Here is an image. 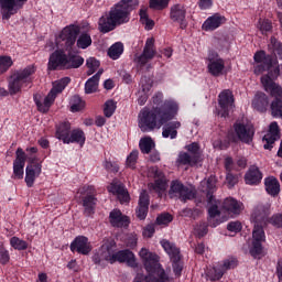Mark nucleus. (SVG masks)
<instances>
[{
  "label": "nucleus",
  "mask_w": 282,
  "mask_h": 282,
  "mask_svg": "<svg viewBox=\"0 0 282 282\" xmlns=\"http://www.w3.org/2000/svg\"><path fill=\"white\" fill-rule=\"evenodd\" d=\"M80 34L78 25L70 24L64 28L56 39L57 50L51 54L47 67L50 70L56 69H78L85 63V58L73 52L76 39Z\"/></svg>",
  "instance_id": "nucleus-1"
},
{
  "label": "nucleus",
  "mask_w": 282,
  "mask_h": 282,
  "mask_svg": "<svg viewBox=\"0 0 282 282\" xmlns=\"http://www.w3.org/2000/svg\"><path fill=\"white\" fill-rule=\"evenodd\" d=\"M180 111V106L173 99L165 100L162 106L149 110L144 108L139 113V128L141 131H153L161 129L163 124L173 120Z\"/></svg>",
  "instance_id": "nucleus-2"
},
{
  "label": "nucleus",
  "mask_w": 282,
  "mask_h": 282,
  "mask_svg": "<svg viewBox=\"0 0 282 282\" xmlns=\"http://www.w3.org/2000/svg\"><path fill=\"white\" fill-rule=\"evenodd\" d=\"M140 6L138 0H121L104 13L98 20V28L102 34L113 32L118 25H124L131 21V12Z\"/></svg>",
  "instance_id": "nucleus-3"
},
{
  "label": "nucleus",
  "mask_w": 282,
  "mask_h": 282,
  "mask_svg": "<svg viewBox=\"0 0 282 282\" xmlns=\"http://www.w3.org/2000/svg\"><path fill=\"white\" fill-rule=\"evenodd\" d=\"M253 58L254 62L258 63L254 67V74H257V76L263 74V72H269L268 75L261 77V84L265 91H270L271 96H273L275 100H282V88L274 83V78H276L280 74L276 59L265 56L263 51L257 52Z\"/></svg>",
  "instance_id": "nucleus-4"
},
{
  "label": "nucleus",
  "mask_w": 282,
  "mask_h": 282,
  "mask_svg": "<svg viewBox=\"0 0 282 282\" xmlns=\"http://www.w3.org/2000/svg\"><path fill=\"white\" fill-rule=\"evenodd\" d=\"M270 208H272L270 203H259L254 206L251 214V221H253L254 225L250 254L254 257V259H260L261 254H263V242L265 241L263 226H268V217H270L271 213Z\"/></svg>",
  "instance_id": "nucleus-5"
},
{
  "label": "nucleus",
  "mask_w": 282,
  "mask_h": 282,
  "mask_svg": "<svg viewBox=\"0 0 282 282\" xmlns=\"http://www.w3.org/2000/svg\"><path fill=\"white\" fill-rule=\"evenodd\" d=\"M139 257L145 268L148 275L137 274L134 282H171L169 273L160 263V256L147 248L139 251Z\"/></svg>",
  "instance_id": "nucleus-6"
},
{
  "label": "nucleus",
  "mask_w": 282,
  "mask_h": 282,
  "mask_svg": "<svg viewBox=\"0 0 282 282\" xmlns=\"http://www.w3.org/2000/svg\"><path fill=\"white\" fill-rule=\"evenodd\" d=\"M219 206L225 210V213L229 214L230 217H238L243 212V203L228 197L223 203L221 200H216L213 203L208 209L209 219L208 224L212 228H217L219 224L224 223L225 220H219Z\"/></svg>",
  "instance_id": "nucleus-7"
},
{
  "label": "nucleus",
  "mask_w": 282,
  "mask_h": 282,
  "mask_svg": "<svg viewBox=\"0 0 282 282\" xmlns=\"http://www.w3.org/2000/svg\"><path fill=\"white\" fill-rule=\"evenodd\" d=\"M34 74H36V67L34 65H30L11 75L8 85L10 96H17V94H21L22 89L30 87V84L32 83V75Z\"/></svg>",
  "instance_id": "nucleus-8"
},
{
  "label": "nucleus",
  "mask_w": 282,
  "mask_h": 282,
  "mask_svg": "<svg viewBox=\"0 0 282 282\" xmlns=\"http://www.w3.org/2000/svg\"><path fill=\"white\" fill-rule=\"evenodd\" d=\"M70 80L72 79H69V77H64L62 79L55 80L53 83L52 89L43 101H41V95H34L33 100L37 107V110L41 111V113H47L50 111V107L54 105L56 96H58V94H63V90L65 89V87H67V84L70 83Z\"/></svg>",
  "instance_id": "nucleus-9"
},
{
  "label": "nucleus",
  "mask_w": 282,
  "mask_h": 282,
  "mask_svg": "<svg viewBox=\"0 0 282 282\" xmlns=\"http://www.w3.org/2000/svg\"><path fill=\"white\" fill-rule=\"evenodd\" d=\"M70 80L72 79H69V77H64L62 79L55 80L53 83L52 89L43 101H41V95H34L33 100L37 107V110L41 111V113H47L50 111V107L54 105L56 96H58V94H63V90L65 89V87H67V84L70 83Z\"/></svg>",
  "instance_id": "nucleus-10"
},
{
  "label": "nucleus",
  "mask_w": 282,
  "mask_h": 282,
  "mask_svg": "<svg viewBox=\"0 0 282 282\" xmlns=\"http://www.w3.org/2000/svg\"><path fill=\"white\" fill-rule=\"evenodd\" d=\"M227 138L229 142H245V144H250L254 138V127L243 121H236L232 129L228 131Z\"/></svg>",
  "instance_id": "nucleus-11"
},
{
  "label": "nucleus",
  "mask_w": 282,
  "mask_h": 282,
  "mask_svg": "<svg viewBox=\"0 0 282 282\" xmlns=\"http://www.w3.org/2000/svg\"><path fill=\"white\" fill-rule=\"evenodd\" d=\"M93 261L97 265L107 263H116V240L111 238L104 239L101 247L93 257Z\"/></svg>",
  "instance_id": "nucleus-12"
},
{
  "label": "nucleus",
  "mask_w": 282,
  "mask_h": 282,
  "mask_svg": "<svg viewBox=\"0 0 282 282\" xmlns=\"http://www.w3.org/2000/svg\"><path fill=\"white\" fill-rule=\"evenodd\" d=\"M82 204L84 206L85 213L87 215H94L96 210V204L98 198H96V188L91 185H85L79 188Z\"/></svg>",
  "instance_id": "nucleus-13"
},
{
  "label": "nucleus",
  "mask_w": 282,
  "mask_h": 282,
  "mask_svg": "<svg viewBox=\"0 0 282 282\" xmlns=\"http://www.w3.org/2000/svg\"><path fill=\"white\" fill-rule=\"evenodd\" d=\"M169 196L172 199H181V202H187V199H195V189L184 186L180 181H172Z\"/></svg>",
  "instance_id": "nucleus-14"
},
{
  "label": "nucleus",
  "mask_w": 282,
  "mask_h": 282,
  "mask_svg": "<svg viewBox=\"0 0 282 282\" xmlns=\"http://www.w3.org/2000/svg\"><path fill=\"white\" fill-rule=\"evenodd\" d=\"M28 3V0H0V13L3 21H10L19 10Z\"/></svg>",
  "instance_id": "nucleus-15"
},
{
  "label": "nucleus",
  "mask_w": 282,
  "mask_h": 282,
  "mask_svg": "<svg viewBox=\"0 0 282 282\" xmlns=\"http://www.w3.org/2000/svg\"><path fill=\"white\" fill-rule=\"evenodd\" d=\"M237 265H238V262L235 258H228L224 260L221 264H218L217 267L209 269L207 271V276L209 281H219V279L224 276V273L228 272V270H232L237 268Z\"/></svg>",
  "instance_id": "nucleus-16"
},
{
  "label": "nucleus",
  "mask_w": 282,
  "mask_h": 282,
  "mask_svg": "<svg viewBox=\"0 0 282 282\" xmlns=\"http://www.w3.org/2000/svg\"><path fill=\"white\" fill-rule=\"evenodd\" d=\"M207 69L212 76H221L226 69V62L217 52H209L207 56Z\"/></svg>",
  "instance_id": "nucleus-17"
},
{
  "label": "nucleus",
  "mask_w": 282,
  "mask_h": 282,
  "mask_svg": "<svg viewBox=\"0 0 282 282\" xmlns=\"http://www.w3.org/2000/svg\"><path fill=\"white\" fill-rule=\"evenodd\" d=\"M35 160L33 156L29 158L30 164L25 169V184L29 188H32L34 186V182H36V177L41 175L43 165L41 163H35Z\"/></svg>",
  "instance_id": "nucleus-18"
},
{
  "label": "nucleus",
  "mask_w": 282,
  "mask_h": 282,
  "mask_svg": "<svg viewBox=\"0 0 282 282\" xmlns=\"http://www.w3.org/2000/svg\"><path fill=\"white\" fill-rule=\"evenodd\" d=\"M218 104L220 107L219 116L221 118H227L228 113H230V109H232L235 105V97L232 96V91L223 90L218 96Z\"/></svg>",
  "instance_id": "nucleus-19"
},
{
  "label": "nucleus",
  "mask_w": 282,
  "mask_h": 282,
  "mask_svg": "<svg viewBox=\"0 0 282 282\" xmlns=\"http://www.w3.org/2000/svg\"><path fill=\"white\" fill-rule=\"evenodd\" d=\"M26 160L28 155L21 148H18L15 151V160L13 161V180H23Z\"/></svg>",
  "instance_id": "nucleus-20"
},
{
  "label": "nucleus",
  "mask_w": 282,
  "mask_h": 282,
  "mask_svg": "<svg viewBox=\"0 0 282 282\" xmlns=\"http://www.w3.org/2000/svg\"><path fill=\"white\" fill-rule=\"evenodd\" d=\"M155 57V39L153 37H148L143 53L138 57V63L140 65H147L149 61H153Z\"/></svg>",
  "instance_id": "nucleus-21"
},
{
  "label": "nucleus",
  "mask_w": 282,
  "mask_h": 282,
  "mask_svg": "<svg viewBox=\"0 0 282 282\" xmlns=\"http://www.w3.org/2000/svg\"><path fill=\"white\" fill-rule=\"evenodd\" d=\"M72 252H78V254H88L91 252V243L85 236H79L70 243Z\"/></svg>",
  "instance_id": "nucleus-22"
},
{
  "label": "nucleus",
  "mask_w": 282,
  "mask_h": 282,
  "mask_svg": "<svg viewBox=\"0 0 282 282\" xmlns=\"http://www.w3.org/2000/svg\"><path fill=\"white\" fill-rule=\"evenodd\" d=\"M276 140H281V130L279 129V123L273 121L269 126L268 133L263 137V142H267L264 149H272V144H274Z\"/></svg>",
  "instance_id": "nucleus-23"
},
{
  "label": "nucleus",
  "mask_w": 282,
  "mask_h": 282,
  "mask_svg": "<svg viewBox=\"0 0 282 282\" xmlns=\"http://www.w3.org/2000/svg\"><path fill=\"white\" fill-rule=\"evenodd\" d=\"M226 23V17L220 15L219 13H216L212 17H209L202 25V30L204 32H215L217 28H221Z\"/></svg>",
  "instance_id": "nucleus-24"
},
{
  "label": "nucleus",
  "mask_w": 282,
  "mask_h": 282,
  "mask_svg": "<svg viewBox=\"0 0 282 282\" xmlns=\"http://www.w3.org/2000/svg\"><path fill=\"white\" fill-rule=\"evenodd\" d=\"M109 221L115 228H127L130 224L129 217L123 215L120 209H113L110 212Z\"/></svg>",
  "instance_id": "nucleus-25"
},
{
  "label": "nucleus",
  "mask_w": 282,
  "mask_h": 282,
  "mask_svg": "<svg viewBox=\"0 0 282 282\" xmlns=\"http://www.w3.org/2000/svg\"><path fill=\"white\" fill-rule=\"evenodd\" d=\"M151 173L154 174L155 181L150 185V188L162 195L166 191V178L164 174L158 170V167H151Z\"/></svg>",
  "instance_id": "nucleus-26"
},
{
  "label": "nucleus",
  "mask_w": 282,
  "mask_h": 282,
  "mask_svg": "<svg viewBox=\"0 0 282 282\" xmlns=\"http://www.w3.org/2000/svg\"><path fill=\"white\" fill-rule=\"evenodd\" d=\"M127 263L130 268H138V260H135V254L130 250H121L115 253V263Z\"/></svg>",
  "instance_id": "nucleus-27"
},
{
  "label": "nucleus",
  "mask_w": 282,
  "mask_h": 282,
  "mask_svg": "<svg viewBox=\"0 0 282 282\" xmlns=\"http://www.w3.org/2000/svg\"><path fill=\"white\" fill-rule=\"evenodd\" d=\"M109 193H112V195H116L119 199L120 204H129V200L131 199L129 197V192L127 188H124V185L119 183H112L108 187Z\"/></svg>",
  "instance_id": "nucleus-28"
},
{
  "label": "nucleus",
  "mask_w": 282,
  "mask_h": 282,
  "mask_svg": "<svg viewBox=\"0 0 282 282\" xmlns=\"http://www.w3.org/2000/svg\"><path fill=\"white\" fill-rule=\"evenodd\" d=\"M261 180H263V174L257 165L250 166L245 174V182L249 186H257L258 184H261Z\"/></svg>",
  "instance_id": "nucleus-29"
},
{
  "label": "nucleus",
  "mask_w": 282,
  "mask_h": 282,
  "mask_svg": "<svg viewBox=\"0 0 282 282\" xmlns=\"http://www.w3.org/2000/svg\"><path fill=\"white\" fill-rule=\"evenodd\" d=\"M135 213L138 219H147V215L149 214V194H147V191L141 192L139 197V206Z\"/></svg>",
  "instance_id": "nucleus-30"
},
{
  "label": "nucleus",
  "mask_w": 282,
  "mask_h": 282,
  "mask_svg": "<svg viewBox=\"0 0 282 282\" xmlns=\"http://www.w3.org/2000/svg\"><path fill=\"white\" fill-rule=\"evenodd\" d=\"M70 133L72 123H69V121H64L57 126L55 138H57V140H62L64 144H67Z\"/></svg>",
  "instance_id": "nucleus-31"
},
{
  "label": "nucleus",
  "mask_w": 282,
  "mask_h": 282,
  "mask_svg": "<svg viewBox=\"0 0 282 282\" xmlns=\"http://www.w3.org/2000/svg\"><path fill=\"white\" fill-rule=\"evenodd\" d=\"M268 105H270V101L268 100V95L264 93H258L254 95L251 106L256 111L263 112L268 109Z\"/></svg>",
  "instance_id": "nucleus-32"
},
{
  "label": "nucleus",
  "mask_w": 282,
  "mask_h": 282,
  "mask_svg": "<svg viewBox=\"0 0 282 282\" xmlns=\"http://www.w3.org/2000/svg\"><path fill=\"white\" fill-rule=\"evenodd\" d=\"M161 246L166 254H169L171 261H180V259H182V256L180 254V248H177L175 243L169 240H161Z\"/></svg>",
  "instance_id": "nucleus-33"
},
{
  "label": "nucleus",
  "mask_w": 282,
  "mask_h": 282,
  "mask_svg": "<svg viewBox=\"0 0 282 282\" xmlns=\"http://www.w3.org/2000/svg\"><path fill=\"white\" fill-rule=\"evenodd\" d=\"M170 19L174 23H182L186 19V8L182 4H174L170 9Z\"/></svg>",
  "instance_id": "nucleus-34"
},
{
  "label": "nucleus",
  "mask_w": 282,
  "mask_h": 282,
  "mask_svg": "<svg viewBox=\"0 0 282 282\" xmlns=\"http://www.w3.org/2000/svg\"><path fill=\"white\" fill-rule=\"evenodd\" d=\"M265 191L272 197H276L281 193V184L274 176H269L264 180Z\"/></svg>",
  "instance_id": "nucleus-35"
},
{
  "label": "nucleus",
  "mask_w": 282,
  "mask_h": 282,
  "mask_svg": "<svg viewBox=\"0 0 282 282\" xmlns=\"http://www.w3.org/2000/svg\"><path fill=\"white\" fill-rule=\"evenodd\" d=\"M180 127H182L180 121L169 122L163 128V138H171V140H175V138H177V129H180Z\"/></svg>",
  "instance_id": "nucleus-36"
},
{
  "label": "nucleus",
  "mask_w": 282,
  "mask_h": 282,
  "mask_svg": "<svg viewBox=\"0 0 282 282\" xmlns=\"http://www.w3.org/2000/svg\"><path fill=\"white\" fill-rule=\"evenodd\" d=\"M100 76H102V69L98 70V73L90 77L85 84V93L86 94H96L98 91V82L100 80Z\"/></svg>",
  "instance_id": "nucleus-37"
},
{
  "label": "nucleus",
  "mask_w": 282,
  "mask_h": 282,
  "mask_svg": "<svg viewBox=\"0 0 282 282\" xmlns=\"http://www.w3.org/2000/svg\"><path fill=\"white\" fill-rule=\"evenodd\" d=\"M177 162H178V164H183L184 166H186V165L195 166V164H197V162H199V155H192L186 152H181L178 154Z\"/></svg>",
  "instance_id": "nucleus-38"
},
{
  "label": "nucleus",
  "mask_w": 282,
  "mask_h": 282,
  "mask_svg": "<svg viewBox=\"0 0 282 282\" xmlns=\"http://www.w3.org/2000/svg\"><path fill=\"white\" fill-rule=\"evenodd\" d=\"M85 132L80 129H75L70 131V134L68 137V141L66 142V144H80V147H83V144H85Z\"/></svg>",
  "instance_id": "nucleus-39"
},
{
  "label": "nucleus",
  "mask_w": 282,
  "mask_h": 282,
  "mask_svg": "<svg viewBox=\"0 0 282 282\" xmlns=\"http://www.w3.org/2000/svg\"><path fill=\"white\" fill-rule=\"evenodd\" d=\"M139 148L141 153L149 154L151 151H153V149H155V142L153 139H151V137H145L140 140Z\"/></svg>",
  "instance_id": "nucleus-40"
},
{
  "label": "nucleus",
  "mask_w": 282,
  "mask_h": 282,
  "mask_svg": "<svg viewBox=\"0 0 282 282\" xmlns=\"http://www.w3.org/2000/svg\"><path fill=\"white\" fill-rule=\"evenodd\" d=\"M122 52H124V45H122L120 42H117L112 44L108 50V56H110L112 61H118V58L122 56Z\"/></svg>",
  "instance_id": "nucleus-41"
},
{
  "label": "nucleus",
  "mask_w": 282,
  "mask_h": 282,
  "mask_svg": "<svg viewBox=\"0 0 282 282\" xmlns=\"http://www.w3.org/2000/svg\"><path fill=\"white\" fill-rule=\"evenodd\" d=\"M139 15L140 23L144 25L145 30H151L152 28H155V22L149 18V13L147 12L145 8L140 9Z\"/></svg>",
  "instance_id": "nucleus-42"
},
{
  "label": "nucleus",
  "mask_w": 282,
  "mask_h": 282,
  "mask_svg": "<svg viewBox=\"0 0 282 282\" xmlns=\"http://www.w3.org/2000/svg\"><path fill=\"white\" fill-rule=\"evenodd\" d=\"M91 43V35L89 33H82L77 39V47L79 50H87V47H90Z\"/></svg>",
  "instance_id": "nucleus-43"
},
{
  "label": "nucleus",
  "mask_w": 282,
  "mask_h": 282,
  "mask_svg": "<svg viewBox=\"0 0 282 282\" xmlns=\"http://www.w3.org/2000/svg\"><path fill=\"white\" fill-rule=\"evenodd\" d=\"M83 109H85V101L78 95L73 96L70 98V111L76 113V111H83Z\"/></svg>",
  "instance_id": "nucleus-44"
},
{
  "label": "nucleus",
  "mask_w": 282,
  "mask_h": 282,
  "mask_svg": "<svg viewBox=\"0 0 282 282\" xmlns=\"http://www.w3.org/2000/svg\"><path fill=\"white\" fill-rule=\"evenodd\" d=\"M216 184H217V180L215 178V176H210L207 180V189H208L207 198H208V203L210 204V206L217 202L215 199V196L212 195L213 191H215Z\"/></svg>",
  "instance_id": "nucleus-45"
},
{
  "label": "nucleus",
  "mask_w": 282,
  "mask_h": 282,
  "mask_svg": "<svg viewBox=\"0 0 282 282\" xmlns=\"http://www.w3.org/2000/svg\"><path fill=\"white\" fill-rule=\"evenodd\" d=\"M10 246L14 250H28L29 245L28 241L14 236L10 239Z\"/></svg>",
  "instance_id": "nucleus-46"
},
{
  "label": "nucleus",
  "mask_w": 282,
  "mask_h": 282,
  "mask_svg": "<svg viewBox=\"0 0 282 282\" xmlns=\"http://www.w3.org/2000/svg\"><path fill=\"white\" fill-rule=\"evenodd\" d=\"M257 28L261 34H268V32L272 30V21L268 19H259Z\"/></svg>",
  "instance_id": "nucleus-47"
},
{
  "label": "nucleus",
  "mask_w": 282,
  "mask_h": 282,
  "mask_svg": "<svg viewBox=\"0 0 282 282\" xmlns=\"http://www.w3.org/2000/svg\"><path fill=\"white\" fill-rule=\"evenodd\" d=\"M86 66L88 67V76H91V74H96V72H98V67H100V62L95 57H89L86 61Z\"/></svg>",
  "instance_id": "nucleus-48"
},
{
  "label": "nucleus",
  "mask_w": 282,
  "mask_h": 282,
  "mask_svg": "<svg viewBox=\"0 0 282 282\" xmlns=\"http://www.w3.org/2000/svg\"><path fill=\"white\" fill-rule=\"evenodd\" d=\"M116 101L113 99H109L104 105V115L106 118H111L113 113H116Z\"/></svg>",
  "instance_id": "nucleus-49"
},
{
  "label": "nucleus",
  "mask_w": 282,
  "mask_h": 282,
  "mask_svg": "<svg viewBox=\"0 0 282 282\" xmlns=\"http://www.w3.org/2000/svg\"><path fill=\"white\" fill-rule=\"evenodd\" d=\"M13 65L12 57L10 56H0V76L6 74L10 66Z\"/></svg>",
  "instance_id": "nucleus-50"
},
{
  "label": "nucleus",
  "mask_w": 282,
  "mask_h": 282,
  "mask_svg": "<svg viewBox=\"0 0 282 282\" xmlns=\"http://www.w3.org/2000/svg\"><path fill=\"white\" fill-rule=\"evenodd\" d=\"M269 50H273L282 61V43L276 37H271Z\"/></svg>",
  "instance_id": "nucleus-51"
},
{
  "label": "nucleus",
  "mask_w": 282,
  "mask_h": 282,
  "mask_svg": "<svg viewBox=\"0 0 282 282\" xmlns=\"http://www.w3.org/2000/svg\"><path fill=\"white\" fill-rule=\"evenodd\" d=\"M138 155H139L138 150L132 151V152L128 155V158H127V160H126V166H127L128 169H135V164H138Z\"/></svg>",
  "instance_id": "nucleus-52"
},
{
  "label": "nucleus",
  "mask_w": 282,
  "mask_h": 282,
  "mask_svg": "<svg viewBox=\"0 0 282 282\" xmlns=\"http://www.w3.org/2000/svg\"><path fill=\"white\" fill-rule=\"evenodd\" d=\"M170 0H150V8L152 10H164V8H169Z\"/></svg>",
  "instance_id": "nucleus-53"
},
{
  "label": "nucleus",
  "mask_w": 282,
  "mask_h": 282,
  "mask_svg": "<svg viewBox=\"0 0 282 282\" xmlns=\"http://www.w3.org/2000/svg\"><path fill=\"white\" fill-rule=\"evenodd\" d=\"M173 221V216L171 214L164 213L158 216L156 224L159 226H169Z\"/></svg>",
  "instance_id": "nucleus-54"
},
{
  "label": "nucleus",
  "mask_w": 282,
  "mask_h": 282,
  "mask_svg": "<svg viewBox=\"0 0 282 282\" xmlns=\"http://www.w3.org/2000/svg\"><path fill=\"white\" fill-rule=\"evenodd\" d=\"M151 87H153V82L150 78L142 77L141 78V89L142 94L148 95L151 91Z\"/></svg>",
  "instance_id": "nucleus-55"
},
{
  "label": "nucleus",
  "mask_w": 282,
  "mask_h": 282,
  "mask_svg": "<svg viewBox=\"0 0 282 282\" xmlns=\"http://www.w3.org/2000/svg\"><path fill=\"white\" fill-rule=\"evenodd\" d=\"M10 262V252L3 247V245H0V263L2 265H6V263Z\"/></svg>",
  "instance_id": "nucleus-56"
},
{
  "label": "nucleus",
  "mask_w": 282,
  "mask_h": 282,
  "mask_svg": "<svg viewBox=\"0 0 282 282\" xmlns=\"http://www.w3.org/2000/svg\"><path fill=\"white\" fill-rule=\"evenodd\" d=\"M268 224H271L274 228H282V214H274L268 219Z\"/></svg>",
  "instance_id": "nucleus-57"
},
{
  "label": "nucleus",
  "mask_w": 282,
  "mask_h": 282,
  "mask_svg": "<svg viewBox=\"0 0 282 282\" xmlns=\"http://www.w3.org/2000/svg\"><path fill=\"white\" fill-rule=\"evenodd\" d=\"M126 246L127 248H135L138 246V236L135 234L128 236Z\"/></svg>",
  "instance_id": "nucleus-58"
},
{
  "label": "nucleus",
  "mask_w": 282,
  "mask_h": 282,
  "mask_svg": "<svg viewBox=\"0 0 282 282\" xmlns=\"http://www.w3.org/2000/svg\"><path fill=\"white\" fill-rule=\"evenodd\" d=\"M227 229L230 232H241V223L240 221H231L228 224Z\"/></svg>",
  "instance_id": "nucleus-59"
},
{
  "label": "nucleus",
  "mask_w": 282,
  "mask_h": 282,
  "mask_svg": "<svg viewBox=\"0 0 282 282\" xmlns=\"http://www.w3.org/2000/svg\"><path fill=\"white\" fill-rule=\"evenodd\" d=\"M104 166H105L106 170L109 171V173H118V171H120V167L118 166V164L111 163L109 161H106L104 163Z\"/></svg>",
  "instance_id": "nucleus-60"
},
{
  "label": "nucleus",
  "mask_w": 282,
  "mask_h": 282,
  "mask_svg": "<svg viewBox=\"0 0 282 282\" xmlns=\"http://www.w3.org/2000/svg\"><path fill=\"white\" fill-rule=\"evenodd\" d=\"M155 234V225H148L143 229V237L151 238Z\"/></svg>",
  "instance_id": "nucleus-61"
},
{
  "label": "nucleus",
  "mask_w": 282,
  "mask_h": 282,
  "mask_svg": "<svg viewBox=\"0 0 282 282\" xmlns=\"http://www.w3.org/2000/svg\"><path fill=\"white\" fill-rule=\"evenodd\" d=\"M187 151L189 152V155H198L199 156V144L192 143L186 147Z\"/></svg>",
  "instance_id": "nucleus-62"
},
{
  "label": "nucleus",
  "mask_w": 282,
  "mask_h": 282,
  "mask_svg": "<svg viewBox=\"0 0 282 282\" xmlns=\"http://www.w3.org/2000/svg\"><path fill=\"white\" fill-rule=\"evenodd\" d=\"M198 8H200V10H210V8H213V0H199Z\"/></svg>",
  "instance_id": "nucleus-63"
},
{
  "label": "nucleus",
  "mask_w": 282,
  "mask_h": 282,
  "mask_svg": "<svg viewBox=\"0 0 282 282\" xmlns=\"http://www.w3.org/2000/svg\"><path fill=\"white\" fill-rule=\"evenodd\" d=\"M195 231L198 235V237H204L208 232V227L206 226V224H203L199 227H197Z\"/></svg>",
  "instance_id": "nucleus-64"
}]
</instances>
